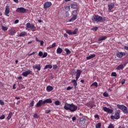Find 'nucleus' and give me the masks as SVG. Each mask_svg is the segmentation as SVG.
I'll list each match as a JSON object with an SVG mask.
<instances>
[{
    "instance_id": "nucleus-58",
    "label": "nucleus",
    "mask_w": 128,
    "mask_h": 128,
    "mask_svg": "<svg viewBox=\"0 0 128 128\" xmlns=\"http://www.w3.org/2000/svg\"><path fill=\"white\" fill-rule=\"evenodd\" d=\"M40 45L41 46H43L44 45V41L41 40V41H40Z\"/></svg>"
},
{
    "instance_id": "nucleus-57",
    "label": "nucleus",
    "mask_w": 128,
    "mask_h": 128,
    "mask_svg": "<svg viewBox=\"0 0 128 128\" xmlns=\"http://www.w3.org/2000/svg\"><path fill=\"white\" fill-rule=\"evenodd\" d=\"M18 20H16L14 21V24H18Z\"/></svg>"
},
{
    "instance_id": "nucleus-20",
    "label": "nucleus",
    "mask_w": 128,
    "mask_h": 128,
    "mask_svg": "<svg viewBox=\"0 0 128 128\" xmlns=\"http://www.w3.org/2000/svg\"><path fill=\"white\" fill-rule=\"evenodd\" d=\"M16 30H14V29H12L10 30H9V34L10 36H14V34H16Z\"/></svg>"
},
{
    "instance_id": "nucleus-16",
    "label": "nucleus",
    "mask_w": 128,
    "mask_h": 128,
    "mask_svg": "<svg viewBox=\"0 0 128 128\" xmlns=\"http://www.w3.org/2000/svg\"><path fill=\"white\" fill-rule=\"evenodd\" d=\"M86 118H82L80 120L79 124H81V126H83L84 124H86Z\"/></svg>"
},
{
    "instance_id": "nucleus-37",
    "label": "nucleus",
    "mask_w": 128,
    "mask_h": 128,
    "mask_svg": "<svg viewBox=\"0 0 128 128\" xmlns=\"http://www.w3.org/2000/svg\"><path fill=\"white\" fill-rule=\"evenodd\" d=\"M118 74H116V72H112L111 74V76H116Z\"/></svg>"
},
{
    "instance_id": "nucleus-34",
    "label": "nucleus",
    "mask_w": 128,
    "mask_h": 128,
    "mask_svg": "<svg viewBox=\"0 0 128 128\" xmlns=\"http://www.w3.org/2000/svg\"><path fill=\"white\" fill-rule=\"evenodd\" d=\"M46 56H48V52H44L42 56V58H46Z\"/></svg>"
},
{
    "instance_id": "nucleus-22",
    "label": "nucleus",
    "mask_w": 128,
    "mask_h": 128,
    "mask_svg": "<svg viewBox=\"0 0 128 128\" xmlns=\"http://www.w3.org/2000/svg\"><path fill=\"white\" fill-rule=\"evenodd\" d=\"M46 90L48 92H52L54 90V88L52 86H48L46 87Z\"/></svg>"
},
{
    "instance_id": "nucleus-51",
    "label": "nucleus",
    "mask_w": 128,
    "mask_h": 128,
    "mask_svg": "<svg viewBox=\"0 0 128 128\" xmlns=\"http://www.w3.org/2000/svg\"><path fill=\"white\" fill-rule=\"evenodd\" d=\"M72 122H74V120H76V116L72 117Z\"/></svg>"
},
{
    "instance_id": "nucleus-1",
    "label": "nucleus",
    "mask_w": 128,
    "mask_h": 128,
    "mask_svg": "<svg viewBox=\"0 0 128 128\" xmlns=\"http://www.w3.org/2000/svg\"><path fill=\"white\" fill-rule=\"evenodd\" d=\"M64 108L66 110H70L72 112H74L78 110V106L74 105V103L71 104L65 103Z\"/></svg>"
},
{
    "instance_id": "nucleus-19",
    "label": "nucleus",
    "mask_w": 128,
    "mask_h": 128,
    "mask_svg": "<svg viewBox=\"0 0 128 128\" xmlns=\"http://www.w3.org/2000/svg\"><path fill=\"white\" fill-rule=\"evenodd\" d=\"M72 82L73 84L74 88H76V86H78V82H76V80H72Z\"/></svg>"
},
{
    "instance_id": "nucleus-60",
    "label": "nucleus",
    "mask_w": 128,
    "mask_h": 128,
    "mask_svg": "<svg viewBox=\"0 0 128 128\" xmlns=\"http://www.w3.org/2000/svg\"><path fill=\"white\" fill-rule=\"evenodd\" d=\"M14 2H16V4H18V0H13Z\"/></svg>"
},
{
    "instance_id": "nucleus-23",
    "label": "nucleus",
    "mask_w": 128,
    "mask_h": 128,
    "mask_svg": "<svg viewBox=\"0 0 128 128\" xmlns=\"http://www.w3.org/2000/svg\"><path fill=\"white\" fill-rule=\"evenodd\" d=\"M124 66L123 64H120L116 68V70H124Z\"/></svg>"
},
{
    "instance_id": "nucleus-49",
    "label": "nucleus",
    "mask_w": 128,
    "mask_h": 128,
    "mask_svg": "<svg viewBox=\"0 0 128 128\" xmlns=\"http://www.w3.org/2000/svg\"><path fill=\"white\" fill-rule=\"evenodd\" d=\"M72 87L68 86V87L66 88V90H72Z\"/></svg>"
},
{
    "instance_id": "nucleus-10",
    "label": "nucleus",
    "mask_w": 128,
    "mask_h": 128,
    "mask_svg": "<svg viewBox=\"0 0 128 128\" xmlns=\"http://www.w3.org/2000/svg\"><path fill=\"white\" fill-rule=\"evenodd\" d=\"M126 56V53L124 52H117L116 54V56L117 58H122V56Z\"/></svg>"
},
{
    "instance_id": "nucleus-54",
    "label": "nucleus",
    "mask_w": 128,
    "mask_h": 128,
    "mask_svg": "<svg viewBox=\"0 0 128 128\" xmlns=\"http://www.w3.org/2000/svg\"><path fill=\"white\" fill-rule=\"evenodd\" d=\"M50 110H46L45 112L46 114H50Z\"/></svg>"
},
{
    "instance_id": "nucleus-5",
    "label": "nucleus",
    "mask_w": 128,
    "mask_h": 128,
    "mask_svg": "<svg viewBox=\"0 0 128 128\" xmlns=\"http://www.w3.org/2000/svg\"><path fill=\"white\" fill-rule=\"evenodd\" d=\"M26 26L27 28L32 30V32H34V30H36V26H34V24H31L30 22H28L26 24Z\"/></svg>"
},
{
    "instance_id": "nucleus-14",
    "label": "nucleus",
    "mask_w": 128,
    "mask_h": 128,
    "mask_svg": "<svg viewBox=\"0 0 128 128\" xmlns=\"http://www.w3.org/2000/svg\"><path fill=\"white\" fill-rule=\"evenodd\" d=\"M42 104H44V101H42V100H40L35 106H36V108H40V106H42Z\"/></svg>"
},
{
    "instance_id": "nucleus-61",
    "label": "nucleus",
    "mask_w": 128,
    "mask_h": 128,
    "mask_svg": "<svg viewBox=\"0 0 128 128\" xmlns=\"http://www.w3.org/2000/svg\"><path fill=\"white\" fill-rule=\"evenodd\" d=\"M22 76L18 77V80H22Z\"/></svg>"
},
{
    "instance_id": "nucleus-30",
    "label": "nucleus",
    "mask_w": 128,
    "mask_h": 128,
    "mask_svg": "<svg viewBox=\"0 0 128 128\" xmlns=\"http://www.w3.org/2000/svg\"><path fill=\"white\" fill-rule=\"evenodd\" d=\"M64 50L66 52V54L68 56V54H70V50L66 48Z\"/></svg>"
},
{
    "instance_id": "nucleus-43",
    "label": "nucleus",
    "mask_w": 128,
    "mask_h": 128,
    "mask_svg": "<svg viewBox=\"0 0 128 128\" xmlns=\"http://www.w3.org/2000/svg\"><path fill=\"white\" fill-rule=\"evenodd\" d=\"M56 46V42H54V43H53V44H52L51 48H55V46Z\"/></svg>"
},
{
    "instance_id": "nucleus-11",
    "label": "nucleus",
    "mask_w": 128,
    "mask_h": 128,
    "mask_svg": "<svg viewBox=\"0 0 128 128\" xmlns=\"http://www.w3.org/2000/svg\"><path fill=\"white\" fill-rule=\"evenodd\" d=\"M81 74H82V70H78L76 72V80H78V78H80V76Z\"/></svg>"
},
{
    "instance_id": "nucleus-4",
    "label": "nucleus",
    "mask_w": 128,
    "mask_h": 128,
    "mask_svg": "<svg viewBox=\"0 0 128 128\" xmlns=\"http://www.w3.org/2000/svg\"><path fill=\"white\" fill-rule=\"evenodd\" d=\"M78 28H76L74 32H72V30H66V32L69 34V36H72L74 34H78Z\"/></svg>"
},
{
    "instance_id": "nucleus-56",
    "label": "nucleus",
    "mask_w": 128,
    "mask_h": 128,
    "mask_svg": "<svg viewBox=\"0 0 128 128\" xmlns=\"http://www.w3.org/2000/svg\"><path fill=\"white\" fill-rule=\"evenodd\" d=\"M124 50H128V46H124Z\"/></svg>"
},
{
    "instance_id": "nucleus-12",
    "label": "nucleus",
    "mask_w": 128,
    "mask_h": 128,
    "mask_svg": "<svg viewBox=\"0 0 128 128\" xmlns=\"http://www.w3.org/2000/svg\"><path fill=\"white\" fill-rule=\"evenodd\" d=\"M10 6H6L4 12V14L6 16H8V14H10Z\"/></svg>"
},
{
    "instance_id": "nucleus-18",
    "label": "nucleus",
    "mask_w": 128,
    "mask_h": 128,
    "mask_svg": "<svg viewBox=\"0 0 128 128\" xmlns=\"http://www.w3.org/2000/svg\"><path fill=\"white\" fill-rule=\"evenodd\" d=\"M108 8L109 10H112L114 8V3H110L108 4Z\"/></svg>"
},
{
    "instance_id": "nucleus-8",
    "label": "nucleus",
    "mask_w": 128,
    "mask_h": 128,
    "mask_svg": "<svg viewBox=\"0 0 128 128\" xmlns=\"http://www.w3.org/2000/svg\"><path fill=\"white\" fill-rule=\"evenodd\" d=\"M102 110L104 112H108V114H112V112H114L112 110L110 109V108H107L106 106L103 107Z\"/></svg>"
},
{
    "instance_id": "nucleus-25",
    "label": "nucleus",
    "mask_w": 128,
    "mask_h": 128,
    "mask_svg": "<svg viewBox=\"0 0 128 128\" xmlns=\"http://www.w3.org/2000/svg\"><path fill=\"white\" fill-rule=\"evenodd\" d=\"M78 18V16H73L70 20L69 22H74V20H76Z\"/></svg>"
},
{
    "instance_id": "nucleus-9",
    "label": "nucleus",
    "mask_w": 128,
    "mask_h": 128,
    "mask_svg": "<svg viewBox=\"0 0 128 128\" xmlns=\"http://www.w3.org/2000/svg\"><path fill=\"white\" fill-rule=\"evenodd\" d=\"M52 6V2H46L44 4V8L46 10L48 8Z\"/></svg>"
},
{
    "instance_id": "nucleus-24",
    "label": "nucleus",
    "mask_w": 128,
    "mask_h": 128,
    "mask_svg": "<svg viewBox=\"0 0 128 128\" xmlns=\"http://www.w3.org/2000/svg\"><path fill=\"white\" fill-rule=\"evenodd\" d=\"M56 52L58 54H62V48L58 47L56 50Z\"/></svg>"
},
{
    "instance_id": "nucleus-38",
    "label": "nucleus",
    "mask_w": 128,
    "mask_h": 128,
    "mask_svg": "<svg viewBox=\"0 0 128 128\" xmlns=\"http://www.w3.org/2000/svg\"><path fill=\"white\" fill-rule=\"evenodd\" d=\"M103 96L105 98H108V94L106 92H104L103 94Z\"/></svg>"
},
{
    "instance_id": "nucleus-55",
    "label": "nucleus",
    "mask_w": 128,
    "mask_h": 128,
    "mask_svg": "<svg viewBox=\"0 0 128 128\" xmlns=\"http://www.w3.org/2000/svg\"><path fill=\"white\" fill-rule=\"evenodd\" d=\"M94 118H99L100 117L98 116V115L96 114L94 116Z\"/></svg>"
},
{
    "instance_id": "nucleus-3",
    "label": "nucleus",
    "mask_w": 128,
    "mask_h": 128,
    "mask_svg": "<svg viewBox=\"0 0 128 128\" xmlns=\"http://www.w3.org/2000/svg\"><path fill=\"white\" fill-rule=\"evenodd\" d=\"M117 107L118 108H120V110H122L124 114H128V108L124 105H120V104H117Z\"/></svg>"
},
{
    "instance_id": "nucleus-39",
    "label": "nucleus",
    "mask_w": 128,
    "mask_h": 128,
    "mask_svg": "<svg viewBox=\"0 0 128 128\" xmlns=\"http://www.w3.org/2000/svg\"><path fill=\"white\" fill-rule=\"evenodd\" d=\"M2 30H4V32H6V30H8V27L2 26Z\"/></svg>"
},
{
    "instance_id": "nucleus-36",
    "label": "nucleus",
    "mask_w": 128,
    "mask_h": 128,
    "mask_svg": "<svg viewBox=\"0 0 128 128\" xmlns=\"http://www.w3.org/2000/svg\"><path fill=\"white\" fill-rule=\"evenodd\" d=\"M101 126H102V124L98 123V124H96V128H100Z\"/></svg>"
},
{
    "instance_id": "nucleus-13",
    "label": "nucleus",
    "mask_w": 128,
    "mask_h": 128,
    "mask_svg": "<svg viewBox=\"0 0 128 128\" xmlns=\"http://www.w3.org/2000/svg\"><path fill=\"white\" fill-rule=\"evenodd\" d=\"M31 72H32V71L30 70H28L27 71L23 72L22 76H25V78H26V76H28V74H30Z\"/></svg>"
},
{
    "instance_id": "nucleus-15",
    "label": "nucleus",
    "mask_w": 128,
    "mask_h": 128,
    "mask_svg": "<svg viewBox=\"0 0 128 128\" xmlns=\"http://www.w3.org/2000/svg\"><path fill=\"white\" fill-rule=\"evenodd\" d=\"M32 68L34 70H38L40 71V64H35L32 66Z\"/></svg>"
},
{
    "instance_id": "nucleus-33",
    "label": "nucleus",
    "mask_w": 128,
    "mask_h": 128,
    "mask_svg": "<svg viewBox=\"0 0 128 128\" xmlns=\"http://www.w3.org/2000/svg\"><path fill=\"white\" fill-rule=\"evenodd\" d=\"M91 86H96V88H98V82H94L92 83Z\"/></svg>"
},
{
    "instance_id": "nucleus-63",
    "label": "nucleus",
    "mask_w": 128,
    "mask_h": 128,
    "mask_svg": "<svg viewBox=\"0 0 128 128\" xmlns=\"http://www.w3.org/2000/svg\"><path fill=\"white\" fill-rule=\"evenodd\" d=\"M15 98L16 100H20V97H16Z\"/></svg>"
},
{
    "instance_id": "nucleus-6",
    "label": "nucleus",
    "mask_w": 128,
    "mask_h": 128,
    "mask_svg": "<svg viewBox=\"0 0 128 128\" xmlns=\"http://www.w3.org/2000/svg\"><path fill=\"white\" fill-rule=\"evenodd\" d=\"M26 12V10L23 7L18 8L16 10V12H19V14H24Z\"/></svg>"
},
{
    "instance_id": "nucleus-27",
    "label": "nucleus",
    "mask_w": 128,
    "mask_h": 128,
    "mask_svg": "<svg viewBox=\"0 0 128 128\" xmlns=\"http://www.w3.org/2000/svg\"><path fill=\"white\" fill-rule=\"evenodd\" d=\"M46 68H52V64L46 65L44 70H46Z\"/></svg>"
},
{
    "instance_id": "nucleus-44",
    "label": "nucleus",
    "mask_w": 128,
    "mask_h": 128,
    "mask_svg": "<svg viewBox=\"0 0 128 128\" xmlns=\"http://www.w3.org/2000/svg\"><path fill=\"white\" fill-rule=\"evenodd\" d=\"M65 10H70V6H66L65 8Z\"/></svg>"
},
{
    "instance_id": "nucleus-21",
    "label": "nucleus",
    "mask_w": 128,
    "mask_h": 128,
    "mask_svg": "<svg viewBox=\"0 0 128 128\" xmlns=\"http://www.w3.org/2000/svg\"><path fill=\"white\" fill-rule=\"evenodd\" d=\"M96 57V54H91L88 56L86 57V60H92V58H94Z\"/></svg>"
},
{
    "instance_id": "nucleus-47",
    "label": "nucleus",
    "mask_w": 128,
    "mask_h": 128,
    "mask_svg": "<svg viewBox=\"0 0 128 128\" xmlns=\"http://www.w3.org/2000/svg\"><path fill=\"white\" fill-rule=\"evenodd\" d=\"M34 118H38V115L36 114H35L34 115Z\"/></svg>"
},
{
    "instance_id": "nucleus-29",
    "label": "nucleus",
    "mask_w": 128,
    "mask_h": 128,
    "mask_svg": "<svg viewBox=\"0 0 128 128\" xmlns=\"http://www.w3.org/2000/svg\"><path fill=\"white\" fill-rule=\"evenodd\" d=\"M72 14L73 16H78V10H74L72 12Z\"/></svg>"
},
{
    "instance_id": "nucleus-53",
    "label": "nucleus",
    "mask_w": 128,
    "mask_h": 128,
    "mask_svg": "<svg viewBox=\"0 0 128 128\" xmlns=\"http://www.w3.org/2000/svg\"><path fill=\"white\" fill-rule=\"evenodd\" d=\"M36 52H33L32 53L28 54L29 56H32V54H36Z\"/></svg>"
},
{
    "instance_id": "nucleus-31",
    "label": "nucleus",
    "mask_w": 128,
    "mask_h": 128,
    "mask_svg": "<svg viewBox=\"0 0 128 128\" xmlns=\"http://www.w3.org/2000/svg\"><path fill=\"white\" fill-rule=\"evenodd\" d=\"M71 8L73 9L78 8V6L76 5V4H72L71 6Z\"/></svg>"
},
{
    "instance_id": "nucleus-45",
    "label": "nucleus",
    "mask_w": 128,
    "mask_h": 128,
    "mask_svg": "<svg viewBox=\"0 0 128 128\" xmlns=\"http://www.w3.org/2000/svg\"><path fill=\"white\" fill-rule=\"evenodd\" d=\"M92 30H94L95 32H96L98 30V27L96 26L92 28Z\"/></svg>"
},
{
    "instance_id": "nucleus-32",
    "label": "nucleus",
    "mask_w": 128,
    "mask_h": 128,
    "mask_svg": "<svg viewBox=\"0 0 128 128\" xmlns=\"http://www.w3.org/2000/svg\"><path fill=\"white\" fill-rule=\"evenodd\" d=\"M12 112H10L9 114H8V117H7V118L8 120H10V118H12Z\"/></svg>"
},
{
    "instance_id": "nucleus-35",
    "label": "nucleus",
    "mask_w": 128,
    "mask_h": 128,
    "mask_svg": "<svg viewBox=\"0 0 128 128\" xmlns=\"http://www.w3.org/2000/svg\"><path fill=\"white\" fill-rule=\"evenodd\" d=\"M54 104H56V106H60V102L58 100H56L54 102Z\"/></svg>"
},
{
    "instance_id": "nucleus-17",
    "label": "nucleus",
    "mask_w": 128,
    "mask_h": 128,
    "mask_svg": "<svg viewBox=\"0 0 128 128\" xmlns=\"http://www.w3.org/2000/svg\"><path fill=\"white\" fill-rule=\"evenodd\" d=\"M52 100L50 98L46 99L43 101L44 104H52Z\"/></svg>"
},
{
    "instance_id": "nucleus-48",
    "label": "nucleus",
    "mask_w": 128,
    "mask_h": 128,
    "mask_svg": "<svg viewBox=\"0 0 128 128\" xmlns=\"http://www.w3.org/2000/svg\"><path fill=\"white\" fill-rule=\"evenodd\" d=\"M5 118L4 115H2L0 116V120H4Z\"/></svg>"
},
{
    "instance_id": "nucleus-64",
    "label": "nucleus",
    "mask_w": 128,
    "mask_h": 128,
    "mask_svg": "<svg viewBox=\"0 0 128 128\" xmlns=\"http://www.w3.org/2000/svg\"><path fill=\"white\" fill-rule=\"evenodd\" d=\"M125 82H126V80H124V81H122V84H124Z\"/></svg>"
},
{
    "instance_id": "nucleus-7",
    "label": "nucleus",
    "mask_w": 128,
    "mask_h": 128,
    "mask_svg": "<svg viewBox=\"0 0 128 128\" xmlns=\"http://www.w3.org/2000/svg\"><path fill=\"white\" fill-rule=\"evenodd\" d=\"M120 112H115L114 116H111V120H118L120 118Z\"/></svg>"
},
{
    "instance_id": "nucleus-28",
    "label": "nucleus",
    "mask_w": 128,
    "mask_h": 128,
    "mask_svg": "<svg viewBox=\"0 0 128 128\" xmlns=\"http://www.w3.org/2000/svg\"><path fill=\"white\" fill-rule=\"evenodd\" d=\"M106 36H102V37H100L98 38V42H100L102 40H106Z\"/></svg>"
},
{
    "instance_id": "nucleus-42",
    "label": "nucleus",
    "mask_w": 128,
    "mask_h": 128,
    "mask_svg": "<svg viewBox=\"0 0 128 128\" xmlns=\"http://www.w3.org/2000/svg\"><path fill=\"white\" fill-rule=\"evenodd\" d=\"M34 101H32L30 103V106H34Z\"/></svg>"
},
{
    "instance_id": "nucleus-41",
    "label": "nucleus",
    "mask_w": 128,
    "mask_h": 128,
    "mask_svg": "<svg viewBox=\"0 0 128 128\" xmlns=\"http://www.w3.org/2000/svg\"><path fill=\"white\" fill-rule=\"evenodd\" d=\"M0 106H4V102L2 100H0Z\"/></svg>"
},
{
    "instance_id": "nucleus-26",
    "label": "nucleus",
    "mask_w": 128,
    "mask_h": 128,
    "mask_svg": "<svg viewBox=\"0 0 128 128\" xmlns=\"http://www.w3.org/2000/svg\"><path fill=\"white\" fill-rule=\"evenodd\" d=\"M27 33L26 32H22L20 34H19V36H26Z\"/></svg>"
},
{
    "instance_id": "nucleus-62",
    "label": "nucleus",
    "mask_w": 128,
    "mask_h": 128,
    "mask_svg": "<svg viewBox=\"0 0 128 128\" xmlns=\"http://www.w3.org/2000/svg\"><path fill=\"white\" fill-rule=\"evenodd\" d=\"M64 36L65 38H68V34H64Z\"/></svg>"
},
{
    "instance_id": "nucleus-50",
    "label": "nucleus",
    "mask_w": 128,
    "mask_h": 128,
    "mask_svg": "<svg viewBox=\"0 0 128 128\" xmlns=\"http://www.w3.org/2000/svg\"><path fill=\"white\" fill-rule=\"evenodd\" d=\"M53 68L54 69V70H56V68H58V66L56 64L54 65L53 66Z\"/></svg>"
},
{
    "instance_id": "nucleus-2",
    "label": "nucleus",
    "mask_w": 128,
    "mask_h": 128,
    "mask_svg": "<svg viewBox=\"0 0 128 128\" xmlns=\"http://www.w3.org/2000/svg\"><path fill=\"white\" fill-rule=\"evenodd\" d=\"M92 20L94 22H105L106 18H102L98 15H94Z\"/></svg>"
},
{
    "instance_id": "nucleus-40",
    "label": "nucleus",
    "mask_w": 128,
    "mask_h": 128,
    "mask_svg": "<svg viewBox=\"0 0 128 128\" xmlns=\"http://www.w3.org/2000/svg\"><path fill=\"white\" fill-rule=\"evenodd\" d=\"M42 55H43L42 52V51H40L39 52H38V56H41V58H42Z\"/></svg>"
},
{
    "instance_id": "nucleus-59",
    "label": "nucleus",
    "mask_w": 128,
    "mask_h": 128,
    "mask_svg": "<svg viewBox=\"0 0 128 128\" xmlns=\"http://www.w3.org/2000/svg\"><path fill=\"white\" fill-rule=\"evenodd\" d=\"M13 88V90H16V84H14L12 86Z\"/></svg>"
},
{
    "instance_id": "nucleus-46",
    "label": "nucleus",
    "mask_w": 128,
    "mask_h": 128,
    "mask_svg": "<svg viewBox=\"0 0 128 128\" xmlns=\"http://www.w3.org/2000/svg\"><path fill=\"white\" fill-rule=\"evenodd\" d=\"M114 128V124H111L108 126V128Z\"/></svg>"
},
{
    "instance_id": "nucleus-52",
    "label": "nucleus",
    "mask_w": 128,
    "mask_h": 128,
    "mask_svg": "<svg viewBox=\"0 0 128 128\" xmlns=\"http://www.w3.org/2000/svg\"><path fill=\"white\" fill-rule=\"evenodd\" d=\"M65 14H66V16H70V13H68V12H66Z\"/></svg>"
}]
</instances>
